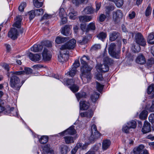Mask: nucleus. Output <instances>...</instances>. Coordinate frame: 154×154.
Wrapping results in <instances>:
<instances>
[{
	"instance_id": "1",
	"label": "nucleus",
	"mask_w": 154,
	"mask_h": 154,
	"mask_svg": "<svg viewBox=\"0 0 154 154\" xmlns=\"http://www.w3.org/2000/svg\"><path fill=\"white\" fill-rule=\"evenodd\" d=\"M90 58L88 56L83 55L80 59L82 66L81 68V73L80 77L84 84L89 83L92 79V76L91 72L92 68L88 64Z\"/></svg>"
},
{
	"instance_id": "2",
	"label": "nucleus",
	"mask_w": 154,
	"mask_h": 154,
	"mask_svg": "<svg viewBox=\"0 0 154 154\" xmlns=\"http://www.w3.org/2000/svg\"><path fill=\"white\" fill-rule=\"evenodd\" d=\"M23 84L21 83L19 77L17 75H12L10 78V85L15 90L19 91Z\"/></svg>"
},
{
	"instance_id": "3",
	"label": "nucleus",
	"mask_w": 154,
	"mask_h": 154,
	"mask_svg": "<svg viewBox=\"0 0 154 154\" xmlns=\"http://www.w3.org/2000/svg\"><path fill=\"white\" fill-rule=\"evenodd\" d=\"M76 40L74 39L70 40L69 42L65 44L62 45L60 48V50L65 51H67L66 49H73L75 46Z\"/></svg>"
},
{
	"instance_id": "4",
	"label": "nucleus",
	"mask_w": 154,
	"mask_h": 154,
	"mask_svg": "<svg viewBox=\"0 0 154 154\" xmlns=\"http://www.w3.org/2000/svg\"><path fill=\"white\" fill-rule=\"evenodd\" d=\"M116 45L114 43L110 44L109 48L108 51L109 54L113 57L116 59L119 58V51L116 52Z\"/></svg>"
},
{
	"instance_id": "5",
	"label": "nucleus",
	"mask_w": 154,
	"mask_h": 154,
	"mask_svg": "<svg viewBox=\"0 0 154 154\" xmlns=\"http://www.w3.org/2000/svg\"><path fill=\"white\" fill-rule=\"evenodd\" d=\"M69 56V52L68 51L61 50L60 53L58 56V60L59 62L63 63L68 60Z\"/></svg>"
},
{
	"instance_id": "6",
	"label": "nucleus",
	"mask_w": 154,
	"mask_h": 154,
	"mask_svg": "<svg viewBox=\"0 0 154 154\" xmlns=\"http://www.w3.org/2000/svg\"><path fill=\"white\" fill-rule=\"evenodd\" d=\"M135 38L136 43L139 45L143 47L146 45V41L140 33H137L135 35Z\"/></svg>"
},
{
	"instance_id": "7",
	"label": "nucleus",
	"mask_w": 154,
	"mask_h": 154,
	"mask_svg": "<svg viewBox=\"0 0 154 154\" xmlns=\"http://www.w3.org/2000/svg\"><path fill=\"white\" fill-rule=\"evenodd\" d=\"M113 20L115 23H119L123 17V13L120 10H117L113 12Z\"/></svg>"
},
{
	"instance_id": "8",
	"label": "nucleus",
	"mask_w": 154,
	"mask_h": 154,
	"mask_svg": "<svg viewBox=\"0 0 154 154\" xmlns=\"http://www.w3.org/2000/svg\"><path fill=\"white\" fill-rule=\"evenodd\" d=\"M91 138L94 140L99 137L101 134L97 130V127L94 125H93L91 126Z\"/></svg>"
},
{
	"instance_id": "9",
	"label": "nucleus",
	"mask_w": 154,
	"mask_h": 154,
	"mask_svg": "<svg viewBox=\"0 0 154 154\" xmlns=\"http://www.w3.org/2000/svg\"><path fill=\"white\" fill-rule=\"evenodd\" d=\"M17 30L15 28H11L8 33V36L13 40L17 38L18 35Z\"/></svg>"
},
{
	"instance_id": "10",
	"label": "nucleus",
	"mask_w": 154,
	"mask_h": 154,
	"mask_svg": "<svg viewBox=\"0 0 154 154\" xmlns=\"http://www.w3.org/2000/svg\"><path fill=\"white\" fill-rule=\"evenodd\" d=\"M76 131L75 129V126L73 125L71 126L68 129L60 133L61 135H73L76 134Z\"/></svg>"
},
{
	"instance_id": "11",
	"label": "nucleus",
	"mask_w": 154,
	"mask_h": 154,
	"mask_svg": "<svg viewBox=\"0 0 154 154\" xmlns=\"http://www.w3.org/2000/svg\"><path fill=\"white\" fill-rule=\"evenodd\" d=\"M72 28V26L66 25L61 29V33L63 35L68 36L70 35V30Z\"/></svg>"
},
{
	"instance_id": "12",
	"label": "nucleus",
	"mask_w": 154,
	"mask_h": 154,
	"mask_svg": "<svg viewBox=\"0 0 154 154\" xmlns=\"http://www.w3.org/2000/svg\"><path fill=\"white\" fill-rule=\"evenodd\" d=\"M151 130V125L150 123L147 121H145L142 129V132L143 134H146L150 132Z\"/></svg>"
},
{
	"instance_id": "13",
	"label": "nucleus",
	"mask_w": 154,
	"mask_h": 154,
	"mask_svg": "<svg viewBox=\"0 0 154 154\" xmlns=\"http://www.w3.org/2000/svg\"><path fill=\"white\" fill-rule=\"evenodd\" d=\"M29 59L34 62L38 61L41 59V55L38 54H34L32 53H29Z\"/></svg>"
},
{
	"instance_id": "14",
	"label": "nucleus",
	"mask_w": 154,
	"mask_h": 154,
	"mask_svg": "<svg viewBox=\"0 0 154 154\" xmlns=\"http://www.w3.org/2000/svg\"><path fill=\"white\" fill-rule=\"evenodd\" d=\"M43 59L44 61H49L51 60L52 56L48 53L47 49H44L42 53Z\"/></svg>"
},
{
	"instance_id": "15",
	"label": "nucleus",
	"mask_w": 154,
	"mask_h": 154,
	"mask_svg": "<svg viewBox=\"0 0 154 154\" xmlns=\"http://www.w3.org/2000/svg\"><path fill=\"white\" fill-rule=\"evenodd\" d=\"M136 62L137 63L143 65L146 62V58L143 54H140L137 57L136 59Z\"/></svg>"
},
{
	"instance_id": "16",
	"label": "nucleus",
	"mask_w": 154,
	"mask_h": 154,
	"mask_svg": "<svg viewBox=\"0 0 154 154\" xmlns=\"http://www.w3.org/2000/svg\"><path fill=\"white\" fill-rule=\"evenodd\" d=\"M53 150L50 148V145H45L44 147L43 152L42 154H54Z\"/></svg>"
},
{
	"instance_id": "17",
	"label": "nucleus",
	"mask_w": 154,
	"mask_h": 154,
	"mask_svg": "<svg viewBox=\"0 0 154 154\" xmlns=\"http://www.w3.org/2000/svg\"><path fill=\"white\" fill-rule=\"evenodd\" d=\"M97 69H99L100 72H105L109 70V68L107 64H104L99 65L97 67Z\"/></svg>"
},
{
	"instance_id": "18",
	"label": "nucleus",
	"mask_w": 154,
	"mask_h": 154,
	"mask_svg": "<svg viewBox=\"0 0 154 154\" xmlns=\"http://www.w3.org/2000/svg\"><path fill=\"white\" fill-rule=\"evenodd\" d=\"M43 49L42 46L39 44H35L31 48V51L33 52H38L41 51Z\"/></svg>"
},
{
	"instance_id": "19",
	"label": "nucleus",
	"mask_w": 154,
	"mask_h": 154,
	"mask_svg": "<svg viewBox=\"0 0 154 154\" xmlns=\"http://www.w3.org/2000/svg\"><path fill=\"white\" fill-rule=\"evenodd\" d=\"M79 103L80 109L81 110H87L90 106V103L85 101H81Z\"/></svg>"
},
{
	"instance_id": "20",
	"label": "nucleus",
	"mask_w": 154,
	"mask_h": 154,
	"mask_svg": "<svg viewBox=\"0 0 154 154\" xmlns=\"http://www.w3.org/2000/svg\"><path fill=\"white\" fill-rule=\"evenodd\" d=\"M120 35V34L118 32L113 31L109 35V40L111 41H113L116 39Z\"/></svg>"
},
{
	"instance_id": "21",
	"label": "nucleus",
	"mask_w": 154,
	"mask_h": 154,
	"mask_svg": "<svg viewBox=\"0 0 154 154\" xmlns=\"http://www.w3.org/2000/svg\"><path fill=\"white\" fill-rule=\"evenodd\" d=\"M111 143L110 141L108 139L103 140L102 142V149L105 150L108 149Z\"/></svg>"
},
{
	"instance_id": "22",
	"label": "nucleus",
	"mask_w": 154,
	"mask_h": 154,
	"mask_svg": "<svg viewBox=\"0 0 154 154\" xmlns=\"http://www.w3.org/2000/svg\"><path fill=\"white\" fill-rule=\"evenodd\" d=\"M93 115V112L91 111H88L80 113V116L82 117H86L90 118L92 117Z\"/></svg>"
},
{
	"instance_id": "23",
	"label": "nucleus",
	"mask_w": 154,
	"mask_h": 154,
	"mask_svg": "<svg viewBox=\"0 0 154 154\" xmlns=\"http://www.w3.org/2000/svg\"><path fill=\"white\" fill-rule=\"evenodd\" d=\"M144 148V146L143 145H139L138 146L134 148L133 149V152L134 154H139L140 153H142L144 151V149H143Z\"/></svg>"
},
{
	"instance_id": "24",
	"label": "nucleus",
	"mask_w": 154,
	"mask_h": 154,
	"mask_svg": "<svg viewBox=\"0 0 154 154\" xmlns=\"http://www.w3.org/2000/svg\"><path fill=\"white\" fill-rule=\"evenodd\" d=\"M100 94L99 93L94 92L90 95L91 101L94 103H95L99 97Z\"/></svg>"
},
{
	"instance_id": "25",
	"label": "nucleus",
	"mask_w": 154,
	"mask_h": 154,
	"mask_svg": "<svg viewBox=\"0 0 154 154\" xmlns=\"http://www.w3.org/2000/svg\"><path fill=\"white\" fill-rule=\"evenodd\" d=\"M63 82L64 85L71 86L74 84L75 81L73 79H64Z\"/></svg>"
},
{
	"instance_id": "26",
	"label": "nucleus",
	"mask_w": 154,
	"mask_h": 154,
	"mask_svg": "<svg viewBox=\"0 0 154 154\" xmlns=\"http://www.w3.org/2000/svg\"><path fill=\"white\" fill-rule=\"evenodd\" d=\"M79 18L81 22H89L92 19L91 16H80Z\"/></svg>"
},
{
	"instance_id": "27",
	"label": "nucleus",
	"mask_w": 154,
	"mask_h": 154,
	"mask_svg": "<svg viewBox=\"0 0 154 154\" xmlns=\"http://www.w3.org/2000/svg\"><path fill=\"white\" fill-rule=\"evenodd\" d=\"M76 97L78 101L82 98H86L88 97V95L86 93L84 92H80L75 94Z\"/></svg>"
},
{
	"instance_id": "28",
	"label": "nucleus",
	"mask_w": 154,
	"mask_h": 154,
	"mask_svg": "<svg viewBox=\"0 0 154 154\" xmlns=\"http://www.w3.org/2000/svg\"><path fill=\"white\" fill-rule=\"evenodd\" d=\"M67 40V38L58 36L55 39V42L57 44H60L65 42Z\"/></svg>"
},
{
	"instance_id": "29",
	"label": "nucleus",
	"mask_w": 154,
	"mask_h": 154,
	"mask_svg": "<svg viewBox=\"0 0 154 154\" xmlns=\"http://www.w3.org/2000/svg\"><path fill=\"white\" fill-rule=\"evenodd\" d=\"M17 21L15 22L13 25L14 27L17 28H20L21 27V23L22 19L20 16L17 17H16Z\"/></svg>"
},
{
	"instance_id": "30",
	"label": "nucleus",
	"mask_w": 154,
	"mask_h": 154,
	"mask_svg": "<svg viewBox=\"0 0 154 154\" xmlns=\"http://www.w3.org/2000/svg\"><path fill=\"white\" fill-rule=\"evenodd\" d=\"M106 32H102L99 33L97 35V38L103 41L107 37Z\"/></svg>"
},
{
	"instance_id": "31",
	"label": "nucleus",
	"mask_w": 154,
	"mask_h": 154,
	"mask_svg": "<svg viewBox=\"0 0 154 154\" xmlns=\"http://www.w3.org/2000/svg\"><path fill=\"white\" fill-rule=\"evenodd\" d=\"M147 42L150 44H154V33L152 32L149 35L147 38Z\"/></svg>"
},
{
	"instance_id": "32",
	"label": "nucleus",
	"mask_w": 154,
	"mask_h": 154,
	"mask_svg": "<svg viewBox=\"0 0 154 154\" xmlns=\"http://www.w3.org/2000/svg\"><path fill=\"white\" fill-rule=\"evenodd\" d=\"M69 151V148L66 145H63L60 146V151L61 154H67Z\"/></svg>"
},
{
	"instance_id": "33",
	"label": "nucleus",
	"mask_w": 154,
	"mask_h": 154,
	"mask_svg": "<svg viewBox=\"0 0 154 154\" xmlns=\"http://www.w3.org/2000/svg\"><path fill=\"white\" fill-rule=\"evenodd\" d=\"M77 71V69L75 68L72 67L71 69H69V71L67 72L66 75L71 77H73L75 75Z\"/></svg>"
},
{
	"instance_id": "34",
	"label": "nucleus",
	"mask_w": 154,
	"mask_h": 154,
	"mask_svg": "<svg viewBox=\"0 0 154 154\" xmlns=\"http://www.w3.org/2000/svg\"><path fill=\"white\" fill-rule=\"evenodd\" d=\"M147 115L148 112L145 110H144L140 114L139 118L141 120H145L146 119Z\"/></svg>"
},
{
	"instance_id": "35",
	"label": "nucleus",
	"mask_w": 154,
	"mask_h": 154,
	"mask_svg": "<svg viewBox=\"0 0 154 154\" xmlns=\"http://www.w3.org/2000/svg\"><path fill=\"white\" fill-rule=\"evenodd\" d=\"M65 142L66 144H69L74 142L73 138L72 136H65L64 137Z\"/></svg>"
},
{
	"instance_id": "36",
	"label": "nucleus",
	"mask_w": 154,
	"mask_h": 154,
	"mask_svg": "<svg viewBox=\"0 0 154 154\" xmlns=\"http://www.w3.org/2000/svg\"><path fill=\"white\" fill-rule=\"evenodd\" d=\"M94 9L91 6H89L86 7L83 11V12L84 14H92L94 12Z\"/></svg>"
},
{
	"instance_id": "37",
	"label": "nucleus",
	"mask_w": 154,
	"mask_h": 154,
	"mask_svg": "<svg viewBox=\"0 0 154 154\" xmlns=\"http://www.w3.org/2000/svg\"><path fill=\"white\" fill-rule=\"evenodd\" d=\"M154 64V58H151L149 59L146 63V66L147 68L149 69L151 67L153 64Z\"/></svg>"
},
{
	"instance_id": "38",
	"label": "nucleus",
	"mask_w": 154,
	"mask_h": 154,
	"mask_svg": "<svg viewBox=\"0 0 154 154\" xmlns=\"http://www.w3.org/2000/svg\"><path fill=\"white\" fill-rule=\"evenodd\" d=\"M128 126L130 128H135L137 126L136 122L134 120H131L127 123Z\"/></svg>"
},
{
	"instance_id": "39",
	"label": "nucleus",
	"mask_w": 154,
	"mask_h": 154,
	"mask_svg": "<svg viewBox=\"0 0 154 154\" xmlns=\"http://www.w3.org/2000/svg\"><path fill=\"white\" fill-rule=\"evenodd\" d=\"M48 140V137L47 136H43L39 139L40 143L42 144L46 143Z\"/></svg>"
},
{
	"instance_id": "40",
	"label": "nucleus",
	"mask_w": 154,
	"mask_h": 154,
	"mask_svg": "<svg viewBox=\"0 0 154 154\" xmlns=\"http://www.w3.org/2000/svg\"><path fill=\"white\" fill-rule=\"evenodd\" d=\"M33 4L36 8H39L42 6L43 2L39 1L38 0H33Z\"/></svg>"
},
{
	"instance_id": "41",
	"label": "nucleus",
	"mask_w": 154,
	"mask_h": 154,
	"mask_svg": "<svg viewBox=\"0 0 154 154\" xmlns=\"http://www.w3.org/2000/svg\"><path fill=\"white\" fill-rule=\"evenodd\" d=\"M87 146V145L86 144L82 145L81 143H79L77 144L75 148L77 150L79 148H80L82 149H85L86 148Z\"/></svg>"
},
{
	"instance_id": "42",
	"label": "nucleus",
	"mask_w": 154,
	"mask_h": 154,
	"mask_svg": "<svg viewBox=\"0 0 154 154\" xmlns=\"http://www.w3.org/2000/svg\"><path fill=\"white\" fill-rule=\"evenodd\" d=\"M69 87L73 92H77L79 90V86L75 84L72 86H69Z\"/></svg>"
},
{
	"instance_id": "43",
	"label": "nucleus",
	"mask_w": 154,
	"mask_h": 154,
	"mask_svg": "<svg viewBox=\"0 0 154 154\" xmlns=\"http://www.w3.org/2000/svg\"><path fill=\"white\" fill-rule=\"evenodd\" d=\"M95 29V24L93 23H90L88 26L87 27V32H88L89 30H94Z\"/></svg>"
},
{
	"instance_id": "44",
	"label": "nucleus",
	"mask_w": 154,
	"mask_h": 154,
	"mask_svg": "<svg viewBox=\"0 0 154 154\" xmlns=\"http://www.w3.org/2000/svg\"><path fill=\"white\" fill-rule=\"evenodd\" d=\"M150 5V4L149 5L145 11V15L146 17L149 16L151 13L152 8Z\"/></svg>"
},
{
	"instance_id": "45",
	"label": "nucleus",
	"mask_w": 154,
	"mask_h": 154,
	"mask_svg": "<svg viewBox=\"0 0 154 154\" xmlns=\"http://www.w3.org/2000/svg\"><path fill=\"white\" fill-rule=\"evenodd\" d=\"M147 93L149 94L154 93V84H152L149 86L147 89Z\"/></svg>"
},
{
	"instance_id": "46",
	"label": "nucleus",
	"mask_w": 154,
	"mask_h": 154,
	"mask_svg": "<svg viewBox=\"0 0 154 154\" xmlns=\"http://www.w3.org/2000/svg\"><path fill=\"white\" fill-rule=\"evenodd\" d=\"M77 14L78 13L77 11H73L69 13V16L71 19L74 20Z\"/></svg>"
},
{
	"instance_id": "47",
	"label": "nucleus",
	"mask_w": 154,
	"mask_h": 154,
	"mask_svg": "<svg viewBox=\"0 0 154 154\" xmlns=\"http://www.w3.org/2000/svg\"><path fill=\"white\" fill-rule=\"evenodd\" d=\"M113 2L118 7H121L123 4V0H115Z\"/></svg>"
},
{
	"instance_id": "48",
	"label": "nucleus",
	"mask_w": 154,
	"mask_h": 154,
	"mask_svg": "<svg viewBox=\"0 0 154 154\" xmlns=\"http://www.w3.org/2000/svg\"><path fill=\"white\" fill-rule=\"evenodd\" d=\"M104 86L103 85H101L98 82H96V88L97 91L99 92H101L103 89Z\"/></svg>"
},
{
	"instance_id": "49",
	"label": "nucleus",
	"mask_w": 154,
	"mask_h": 154,
	"mask_svg": "<svg viewBox=\"0 0 154 154\" xmlns=\"http://www.w3.org/2000/svg\"><path fill=\"white\" fill-rule=\"evenodd\" d=\"M28 15L29 16L30 20H32L35 16V10H32L28 13Z\"/></svg>"
},
{
	"instance_id": "50",
	"label": "nucleus",
	"mask_w": 154,
	"mask_h": 154,
	"mask_svg": "<svg viewBox=\"0 0 154 154\" xmlns=\"http://www.w3.org/2000/svg\"><path fill=\"white\" fill-rule=\"evenodd\" d=\"M104 61L107 64L110 65L113 64L114 62L112 60L108 57H106L105 58Z\"/></svg>"
},
{
	"instance_id": "51",
	"label": "nucleus",
	"mask_w": 154,
	"mask_h": 154,
	"mask_svg": "<svg viewBox=\"0 0 154 154\" xmlns=\"http://www.w3.org/2000/svg\"><path fill=\"white\" fill-rule=\"evenodd\" d=\"M101 45L100 44H95L91 48V49L93 51H96L100 49Z\"/></svg>"
},
{
	"instance_id": "52",
	"label": "nucleus",
	"mask_w": 154,
	"mask_h": 154,
	"mask_svg": "<svg viewBox=\"0 0 154 154\" xmlns=\"http://www.w3.org/2000/svg\"><path fill=\"white\" fill-rule=\"evenodd\" d=\"M26 6V3L25 2L22 3L19 7V10L20 11H23L24 8Z\"/></svg>"
},
{
	"instance_id": "53",
	"label": "nucleus",
	"mask_w": 154,
	"mask_h": 154,
	"mask_svg": "<svg viewBox=\"0 0 154 154\" xmlns=\"http://www.w3.org/2000/svg\"><path fill=\"white\" fill-rule=\"evenodd\" d=\"M88 39L85 37H83L82 39L78 41V43H79L81 45L85 44L87 43Z\"/></svg>"
},
{
	"instance_id": "54",
	"label": "nucleus",
	"mask_w": 154,
	"mask_h": 154,
	"mask_svg": "<svg viewBox=\"0 0 154 154\" xmlns=\"http://www.w3.org/2000/svg\"><path fill=\"white\" fill-rule=\"evenodd\" d=\"M36 14L38 16L43 14L44 12V11L43 9L40 8L39 9H36L35 10Z\"/></svg>"
},
{
	"instance_id": "55",
	"label": "nucleus",
	"mask_w": 154,
	"mask_h": 154,
	"mask_svg": "<svg viewBox=\"0 0 154 154\" xmlns=\"http://www.w3.org/2000/svg\"><path fill=\"white\" fill-rule=\"evenodd\" d=\"M131 129L128 126L124 125L122 127V130L123 132L126 133H128L129 132V130Z\"/></svg>"
},
{
	"instance_id": "56",
	"label": "nucleus",
	"mask_w": 154,
	"mask_h": 154,
	"mask_svg": "<svg viewBox=\"0 0 154 154\" xmlns=\"http://www.w3.org/2000/svg\"><path fill=\"white\" fill-rule=\"evenodd\" d=\"M25 74V71L24 70H23L21 71L14 72L12 75H24Z\"/></svg>"
},
{
	"instance_id": "57",
	"label": "nucleus",
	"mask_w": 154,
	"mask_h": 154,
	"mask_svg": "<svg viewBox=\"0 0 154 154\" xmlns=\"http://www.w3.org/2000/svg\"><path fill=\"white\" fill-rule=\"evenodd\" d=\"M24 71L26 74L28 75L32 73V70L29 68L26 67H25Z\"/></svg>"
},
{
	"instance_id": "58",
	"label": "nucleus",
	"mask_w": 154,
	"mask_h": 154,
	"mask_svg": "<svg viewBox=\"0 0 154 154\" xmlns=\"http://www.w3.org/2000/svg\"><path fill=\"white\" fill-rule=\"evenodd\" d=\"M52 17V15L47 14H45L44 15L41 19V20H45L48 19Z\"/></svg>"
},
{
	"instance_id": "59",
	"label": "nucleus",
	"mask_w": 154,
	"mask_h": 154,
	"mask_svg": "<svg viewBox=\"0 0 154 154\" xmlns=\"http://www.w3.org/2000/svg\"><path fill=\"white\" fill-rule=\"evenodd\" d=\"M85 0H75L73 1V3L75 4L76 6H78L79 4L82 3Z\"/></svg>"
},
{
	"instance_id": "60",
	"label": "nucleus",
	"mask_w": 154,
	"mask_h": 154,
	"mask_svg": "<svg viewBox=\"0 0 154 154\" xmlns=\"http://www.w3.org/2000/svg\"><path fill=\"white\" fill-rule=\"evenodd\" d=\"M149 121L152 124L154 123V113L151 114L149 117Z\"/></svg>"
},
{
	"instance_id": "61",
	"label": "nucleus",
	"mask_w": 154,
	"mask_h": 154,
	"mask_svg": "<svg viewBox=\"0 0 154 154\" xmlns=\"http://www.w3.org/2000/svg\"><path fill=\"white\" fill-rule=\"evenodd\" d=\"M80 64L79 61L78 60H76L73 64L72 68H75L76 69L80 66Z\"/></svg>"
},
{
	"instance_id": "62",
	"label": "nucleus",
	"mask_w": 154,
	"mask_h": 154,
	"mask_svg": "<svg viewBox=\"0 0 154 154\" xmlns=\"http://www.w3.org/2000/svg\"><path fill=\"white\" fill-rule=\"evenodd\" d=\"M106 18V16L104 14H102L100 15L99 20L100 21L102 22Z\"/></svg>"
},
{
	"instance_id": "63",
	"label": "nucleus",
	"mask_w": 154,
	"mask_h": 154,
	"mask_svg": "<svg viewBox=\"0 0 154 154\" xmlns=\"http://www.w3.org/2000/svg\"><path fill=\"white\" fill-rule=\"evenodd\" d=\"M80 28L83 31L87 32V28H86V24L85 23L81 24L80 26Z\"/></svg>"
},
{
	"instance_id": "64",
	"label": "nucleus",
	"mask_w": 154,
	"mask_h": 154,
	"mask_svg": "<svg viewBox=\"0 0 154 154\" xmlns=\"http://www.w3.org/2000/svg\"><path fill=\"white\" fill-rule=\"evenodd\" d=\"M136 16V14L134 11L130 12L128 15V17L131 19H133Z\"/></svg>"
}]
</instances>
